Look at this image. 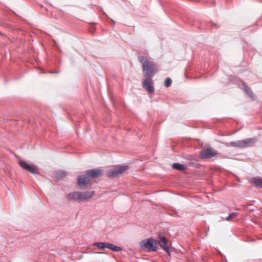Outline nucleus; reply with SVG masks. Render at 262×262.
Segmentation results:
<instances>
[{
	"instance_id": "obj_20",
	"label": "nucleus",
	"mask_w": 262,
	"mask_h": 262,
	"mask_svg": "<svg viewBox=\"0 0 262 262\" xmlns=\"http://www.w3.org/2000/svg\"><path fill=\"white\" fill-rule=\"evenodd\" d=\"M237 215V213H232L231 214H230L226 218V220L227 221H230L231 219H232L233 217L236 216Z\"/></svg>"
},
{
	"instance_id": "obj_8",
	"label": "nucleus",
	"mask_w": 262,
	"mask_h": 262,
	"mask_svg": "<svg viewBox=\"0 0 262 262\" xmlns=\"http://www.w3.org/2000/svg\"><path fill=\"white\" fill-rule=\"evenodd\" d=\"M85 173L91 179L96 178L102 176L103 171L99 169H92L86 170Z\"/></svg>"
},
{
	"instance_id": "obj_17",
	"label": "nucleus",
	"mask_w": 262,
	"mask_h": 262,
	"mask_svg": "<svg viewBox=\"0 0 262 262\" xmlns=\"http://www.w3.org/2000/svg\"><path fill=\"white\" fill-rule=\"evenodd\" d=\"M66 176V173L63 171H59L56 173V177L58 179H62Z\"/></svg>"
},
{
	"instance_id": "obj_2",
	"label": "nucleus",
	"mask_w": 262,
	"mask_h": 262,
	"mask_svg": "<svg viewBox=\"0 0 262 262\" xmlns=\"http://www.w3.org/2000/svg\"><path fill=\"white\" fill-rule=\"evenodd\" d=\"M256 142V140L255 138H248L237 142H230L227 144V146L238 148H246L252 146Z\"/></svg>"
},
{
	"instance_id": "obj_19",
	"label": "nucleus",
	"mask_w": 262,
	"mask_h": 262,
	"mask_svg": "<svg viewBox=\"0 0 262 262\" xmlns=\"http://www.w3.org/2000/svg\"><path fill=\"white\" fill-rule=\"evenodd\" d=\"M171 82H172V81L170 78H169V77L166 78L164 81L165 86L166 88L170 86L171 84Z\"/></svg>"
},
{
	"instance_id": "obj_14",
	"label": "nucleus",
	"mask_w": 262,
	"mask_h": 262,
	"mask_svg": "<svg viewBox=\"0 0 262 262\" xmlns=\"http://www.w3.org/2000/svg\"><path fill=\"white\" fill-rule=\"evenodd\" d=\"M94 195V192L93 191L91 192H88L83 194L80 192H75L74 193L73 196H92Z\"/></svg>"
},
{
	"instance_id": "obj_3",
	"label": "nucleus",
	"mask_w": 262,
	"mask_h": 262,
	"mask_svg": "<svg viewBox=\"0 0 262 262\" xmlns=\"http://www.w3.org/2000/svg\"><path fill=\"white\" fill-rule=\"evenodd\" d=\"M127 169H128V167L127 166H115L107 171V175L108 177H115L124 172Z\"/></svg>"
},
{
	"instance_id": "obj_12",
	"label": "nucleus",
	"mask_w": 262,
	"mask_h": 262,
	"mask_svg": "<svg viewBox=\"0 0 262 262\" xmlns=\"http://www.w3.org/2000/svg\"><path fill=\"white\" fill-rule=\"evenodd\" d=\"M244 90L245 93L250 97L252 100H254L255 99V96L253 94V92L250 89L247 85L244 84Z\"/></svg>"
},
{
	"instance_id": "obj_6",
	"label": "nucleus",
	"mask_w": 262,
	"mask_h": 262,
	"mask_svg": "<svg viewBox=\"0 0 262 262\" xmlns=\"http://www.w3.org/2000/svg\"><path fill=\"white\" fill-rule=\"evenodd\" d=\"M19 164L23 169L29 171L32 174H36L38 173V168L37 166L33 164H29L25 161L20 160H19Z\"/></svg>"
},
{
	"instance_id": "obj_10",
	"label": "nucleus",
	"mask_w": 262,
	"mask_h": 262,
	"mask_svg": "<svg viewBox=\"0 0 262 262\" xmlns=\"http://www.w3.org/2000/svg\"><path fill=\"white\" fill-rule=\"evenodd\" d=\"M250 182L255 187L262 188V178H253L251 179Z\"/></svg>"
},
{
	"instance_id": "obj_21",
	"label": "nucleus",
	"mask_w": 262,
	"mask_h": 262,
	"mask_svg": "<svg viewBox=\"0 0 262 262\" xmlns=\"http://www.w3.org/2000/svg\"><path fill=\"white\" fill-rule=\"evenodd\" d=\"M161 195H164V196H167L168 195L167 194H160Z\"/></svg>"
},
{
	"instance_id": "obj_15",
	"label": "nucleus",
	"mask_w": 262,
	"mask_h": 262,
	"mask_svg": "<svg viewBox=\"0 0 262 262\" xmlns=\"http://www.w3.org/2000/svg\"><path fill=\"white\" fill-rule=\"evenodd\" d=\"M107 248L113 251L118 252L121 250V248L114 244L107 243Z\"/></svg>"
},
{
	"instance_id": "obj_7",
	"label": "nucleus",
	"mask_w": 262,
	"mask_h": 262,
	"mask_svg": "<svg viewBox=\"0 0 262 262\" xmlns=\"http://www.w3.org/2000/svg\"><path fill=\"white\" fill-rule=\"evenodd\" d=\"M155 241L152 239H147L143 240L140 243L141 247L146 248L148 250L155 251L156 248L154 247Z\"/></svg>"
},
{
	"instance_id": "obj_18",
	"label": "nucleus",
	"mask_w": 262,
	"mask_h": 262,
	"mask_svg": "<svg viewBox=\"0 0 262 262\" xmlns=\"http://www.w3.org/2000/svg\"><path fill=\"white\" fill-rule=\"evenodd\" d=\"M72 199H73L74 201L77 202V203H81L82 202H84L86 200L87 198H72Z\"/></svg>"
},
{
	"instance_id": "obj_4",
	"label": "nucleus",
	"mask_w": 262,
	"mask_h": 262,
	"mask_svg": "<svg viewBox=\"0 0 262 262\" xmlns=\"http://www.w3.org/2000/svg\"><path fill=\"white\" fill-rule=\"evenodd\" d=\"M218 155L217 150L211 147H204L200 151V156L201 159H210Z\"/></svg>"
},
{
	"instance_id": "obj_5",
	"label": "nucleus",
	"mask_w": 262,
	"mask_h": 262,
	"mask_svg": "<svg viewBox=\"0 0 262 262\" xmlns=\"http://www.w3.org/2000/svg\"><path fill=\"white\" fill-rule=\"evenodd\" d=\"M91 183V179L87 176L86 173L84 175L79 176L77 177V185L82 189L89 187Z\"/></svg>"
},
{
	"instance_id": "obj_13",
	"label": "nucleus",
	"mask_w": 262,
	"mask_h": 262,
	"mask_svg": "<svg viewBox=\"0 0 262 262\" xmlns=\"http://www.w3.org/2000/svg\"><path fill=\"white\" fill-rule=\"evenodd\" d=\"M172 167L173 169H177L179 170H184L187 168V167L185 165L178 163H173L172 165Z\"/></svg>"
},
{
	"instance_id": "obj_11",
	"label": "nucleus",
	"mask_w": 262,
	"mask_h": 262,
	"mask_svg": "<svg viewBox=\"0 0 262 262\" xmlns=\"http://www.w3.org/2000/svg\"><path fill=\"white\" fill-rule=\"evenodd\" d=\"M160 246L161 247L165 250L167 253L169 252V247L167 246V240L165 237H162L160 238Z\"/></svg>"
},
{
	"instance_id": "obj_9",
	"label": "nucleus",
	"mask_w": 262,
	"mask_h": 262,
	"mask_svg": "<svg viewBox=\"0 0 262 262\" xmlns=\"http://www.w3.org/2000/svg\"><path fill=\"white\" fill-rule=\"evenodd\" d=\"M152 80L149 78H146L143 83V88L149 93H153L155 91L154 87L152 85Z\"/></svg>"
},
{
	"instance_id": "obj_16",
	"label": "nucleus",
	"mask_w": 262,
	"mask_h": 262,
	"mask_svg": "<svg viewBox=\"0 0 262 262\" xmlns=\"http://www.w3.org/2000/svg\"><path fill=\"white\" fill-rule=\"evenodd\" d=\"M94 245L97 246L98 248L103 249L105 248H107V243L103 242H97L94 244Z\"/></svg>"
},
{
	"instance_id": "obj_1",
	"label": "nucleus",
	"mask_w": 262,
	"mask_h": 262,
	"mask_svg": "<svg viewBox=\"0 0 262 262\" xmlns=\"http://www.w3.org/2000/svg\"><path fill=\"white\" fill-rule=\"evenodd\" d=\"M138 60L142 64L145 76L152 77L158 71L156 64L145 56H139Z\"/></svg>"
}]
</instances>
